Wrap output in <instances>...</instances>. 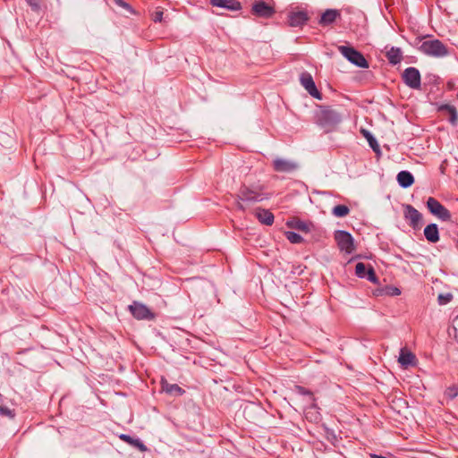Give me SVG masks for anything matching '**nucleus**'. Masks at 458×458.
Returning <instances> with one entry per match:
<instances>
[{
  "instance_id": "15",
  "label": "nucleus",
  "mask_w": 458,
  "mask_h": 458,
  "mask_svg": "<svg viewBox=\"0 0 458 458\" xmlns=\"http://www.w3.org/2000/svg\"><path fill=\"white\" fill-rule=\"evenodd\" d=\"M340 16V11L336 9H327L321 14L318 23L319 25L326 27L334 23Z\"/></svg>"
},
{
  "instance_id": "1",
  "label": "nucleus",
  "mask_w": 458,
  "mask_h": 458,
  "mask_svg": "<svg viewBox=\"0 0 458 458\" xmlns=\"http://www.w3.org/2000/svg\"><path fill=\"white\" fill-rule=\"evenodd\" d=\"M268 195L264 191V186L258 185H242L239 189L236 196V208L244 211L248 206L267 199Z\"/></svg>"
},
{
  "instance_id": "8",
  "label": "nucleus",
  "mask_w": 458,
  "mask_h": 458,
  "mask_svg": "<svg viewBox=\"0 0 458 458\" xmlns=\"http://www.w3.org/2000/svg\"><path fill=\"white\" fill-rule=\"evenodd\" d=\"M300 82L311 97L316 99H322V95L317 89L314 80L310 72H302L300 75Z\"/></svg>"
},
{
  "instance_id": "27",
  "label": "nucleus",
  "mask_w": 458,
  "mask_h": 458,
  "mask_svg": "<svg viewBox=\"0 0 458 458\" xmlns=\"http://www.w3.org/2000/svg\"><path fill=\"white\" fill-rule=\"evenodd\" d=\"M453 299V295L451 293H441L437 297V301L439 305H445L449 303Z\"/></svg>"
},
{
  "instance_id": "12",
  "label": "nucleus",
  "mask_w": 458,
  "mask_h": 458,
  "mask_svg": "<svg viewBox=\"0 0 458 458\" xmlns=\"http://www.w3.org/2000/svg\"><path fill=\"white\" fill-rule=\"evenodd\" d=\"M309 19L310 17L306 11L292 12L288 14V24L291 27H301Z\"/></svg>"
},
{
  "instance_id": "36",
  "label": "nucleus",
  "mask_w": 458,
  "mask_h": 458,
  "mask_svg": "<svg viewBox=\"0 0 458 458\" xmlns=\"http://www.w3.org/2000/svg\"><path fill=\"white\" fill-rule=\"evenodd\" d=\"M399 289H396V291H394V293H399Z\"/></svg>"
},
{
  "instance_id": "13",
  "label": "nucleus",
  "mask_w": 458,
  "mask_h": 458,
  "mask_svg": "<svg viewBox=\"0 0 458 458\" xmlns=\"http://www.w3.org/2000/svg\"><path fill=\"white\" fill-rule=\"evenodd\" d=\"M252 12L257 16L263 18H269L275 13L274 8L264 1L255 3L252 6Z\"/></svg>"
},
{
  "instance_id": "18",
  "label": "nucleus",
  "mask_w": 458,
  "mask_h": 458,
  "mask_svg": "<svg viewBox=\"0 0 458 458\" xmlns=\"http://www.w3.org/2000/svg\"><path fill=\"white\" fill-rule=\"evenodd\" d=\"M161 386L162 390L169 394L181 396L185 393V391L177 384H170L164 378L161 380Z\"/></svg>"
},
{
  "instance_id": "11",
  "label": "nucleus",
  "mask_w": 458,
  "mask_h": 458,
  "mask_svg": "<svg viewBox=\"0 0 458 458\" xmlns=\"http://www.w3.org/2000/svg\"><path fill=\"white\" fill-rule=\"evenodd\" d=\"M355 274L360 278H367L369 281L372 283L377 282V277L374 271V268L369 266L367 269L366 265L362 262H360L355 267Z\"/></svg>"
},
{
  "instance_id": "28",
  "label": "nucleus",
  "mask_w": 458,
  "mask_h": 458,
  "mask_svg": "<svg viewBox=\"0 0 458 458\" xmlns=\"http://www.w3.org/2000/svg\"><path fill=\"white\" fill-rule=\"evenodd\" d=\"M363 134L367 138V140H368V141L369 143V146L374 150H376V148H377L378 146H377V140H375V138L369 131H363Z\"/></svg>"
},
{
  "instance_id": "14",
  "label": "nucleus",
  "mask_w": 458,
  "mask_h": 458,
  "mask_svg": "<svg viewBox=\"0 0 458 458\" xmlns=\"http://www.w3.org/2000/svg\"><path fill=\"white\" fill-rule=\"evenodd\" d=\"M319 121L323 125H335L341 121V117L333 110H325L321 112Z\"/></svg>"
},
{
  "instance_id": "4",
  "label": "nucleus",
  "mask_w": 458,
  "mask_h": 458,
  "mask_svg": "<svg viewBox=\"0 0 458 458\" xmlns=\"http://www.w3.org/2000/svg\"><path fill=\"white\" fill-rule=\"evenodd\" d=\"M427 208L431 214L443 221H449L452 217L450 211L433 197L428 199Z\"/></svg>"
},
{
  "instance_id": "20",
  "label": "nucleus",
  "mask_w": 458,
  "mask_h": 458,
  "mask_svg": "<svg viewBox=\"0 0 458 458\" xmlns=\"http://www.w3.org/2000/svg\"><path fill=\"white\" fill-rule=\"evenodd\" d=\"M211 4L233 11L241 9V4L236 0H211Z\"/></svg>"
},
{
  "instance_id": "3",
  "label": "nucleus",
  "mask_w": 458,
  "mask_h": 458,
  "mask_svg": "<svg viewBox=\"0 0 458 458\" xmlns=\"http://www.w3.org/2000/svg\"><path fill=\"white\" fill-rule=\"evenodd\" d=\"M338 51L352 64L360 68H368L369 63L363 55L352 47L339 46Z\"/></svg>"
},
{
  "instance_id": "26",
  "label": "nucleus",
  "mask_w": 458,
  "mask_h": 458,
  "mask_svg": "<svg viewBox=\"0 0 458 458\" xmlns=\"http://www.w3.org/2000/svg\"><path fill=\"white\" fill-rule=\"evenodd\" d=\"M285 236H286V239L291 243H301L303 241V238L301 237V235H300L299 233H297L295 232L288 231L285 233Z\"/></svg>"
},
{
  "instance_id": "32",
  "label": "nucleus",
  "mask_w": 458,
  "mask_h": 458,
  "mask_svg": "<svg viewBox=\"0 0 458 458\" xmlns=\"http://www.w3.org/2000/svg\"><path fill=\"white\" fill-rule=\"evenodd\" d=\"M26 2L32 8V10H34V11L39 10V8H40L39 0H26Z\"/></svg>"
},
{
  "instance_id": "5",
  "label": "nucleus",
  "mask_w": 458,
  "mask_h": 458,
  "mask_svg": "<svg viewBox=\"0 0 458 458\" xmlns=\"http://www.w3.org/2000/svg\"><path fill=\"white\" fill-rule=\"evenodd\" d=\"M131 315L138 320H153L155 314L145 304L140 301H133L129 306Z\"/></svg>"
},
{
  "instance_id": "21",
  "label": "nucleus",
  "mask_w": 458,
  "mask_h": 458,
  "mask_svg": "<svg viewBox=\"0 0 458 458\" xmlns=\"http://www.w3.org/2000/svg\"><path fill=\"white\" fill-rule=\"evenodd\" d=\"M397 182L403 188H408L414 182V177L409 171H401L397 174Z\"/></svg>"
},
{
  "instance_id": "2",
  "label": "nucleus",
  "mask_w": 458,
  "mask_h": 458,
  "mask_svg": "<svg viewBox=\"0 0 458 458\" xmlns=\"http://www.w3.org/2000/svg\"><path fill=\"white\" fill-rule=\"evenodd\" d=\"M420 50L423 54L433 57H444L449 54L445 45L439 39L423 41L420 47Z\"/></svg>"
},
{
  "instance_id": "37",
  "label": "nucleus",
  "mask_w": 458,
  "mask_h": 458,
  "mask_svg": "<svg viewBox=\"0 0 458 458\" xmlns=\"http://www.w3.org/2000/svg\"><path fill=\"white\" fill-rule=\"evenodd\" d=\"M399 289H396V291H394V293H399Z\"/></svg>"
},
{
  "instance_id": "35",
  "label": "nucleus",
  "mask_w": 458,
  "mask_h": 458,
  "mask_svg": "<svg viewBox=\"0 0 458 458\" xmlns=\"http://www.w3.org/2000/svg\"><path fill=\"white\" fill-rule=\"evenodd\" d=\"M115 2L121 5V6H123V7H127L128 4L126 3H123L122 0H115Z\"/></svg>"
},
{
  "instance_id": "19",
  "label": "nucleus",
  "mask_w": 458,
  "mask_h": 458,
  "mask_svg": "<svg viewBox=\"0 0 458 458\" xmlns=\"http://www.w3.org/2000/svg\"><path fill=\"white\" fill-rule=\"evenodd\" d=\"M425 238L432 243H436L439 241L438 227L436 224H429L424 229Z\"/></svg>"
},
{
  "instance_id": "10",
  "label": "nucleus",
  "mask_w": 458,
  "mask_h": 458,
  "mask_svg": "<svg viewBox=\"0 0 458 458\" xmlns=\"http://www.w3.org/2000/svg\"><path fill=\"white\" fill-rule=\"evenodd\" d=\"M273 168L278 173H292L298 168L295 161L276 157L273 160Z\"/></svg>"
},
{
  "instance_id": "9",
  "label": "nucleus",
  "mask_w": 458,
  "mask_h": 458,
  "mask_svg": "<svg viewBox=\"0 0 458 458\" xmlns=\"http://www.w3.org/2000/svg\"><path fill=\"white\" fill-rule=\"evenodd\" d=\"M403 216L413 229H420L422 222V215L411 205L403 206Z\"/></svg>"
},
{
  "instance_id": "30",
  "label": "nucleus",
  "mask_w": 458,
  "mask_h": 458,
  "mask_svg": "<svg viewBox=\"0 0 458 458\" xmlns=\"http://www.w3.org/2000/svg\"><path fill=\"white\" fill-rule=\"evenodd\" d=\"M445 394L447 397L454 399L458 395V386H453L446 389Z\"/></svg>"
},
{
  "instance_id": "6",
  "label": "nucleus",
  "mask_w": 458,
  "mask_h": 458,
  "mask_svg": "<svg viewBox=\"0 0 458 458\" xmlns=\"http://www.w3.org/2000/svg\"><path fill=\"white\" fill-rule=\"evenodd\" d=\"M335 239L342 251L351 254L354 250L353 238L352 234L346 231H336Z\"/></svg>"
},
{
  "instance_id": "38",
  "label": "nucleus",
  "mask_w": 458,
  "mask_h": 458,
  "mask_svg": "<svg viewBox=\"0 0 458 458\" xmlns=\"http://www.w3.org/2000/svg\"><path fill=\"white\" fill-rule=\"evenodd\" d=\"M457 248H458V242H457Z\"/></svg>"
},
{
  "instance_id": "29",
  "label": "nucleus",
  "mask_w": 458,
  "mask_h": 458,
  "mask_svg": "<svg viewBox=\"0 0 458 458\" xmlns=\"http://www.w3.org/2000/svg\"><path fill=\"white\" fill-rule=\"evenodd\" d=\"M0 414L2 416H6V417H9L11 419H13L14 416H15V412L13 410H11L9 409L8 407L6 406H0Z\"/></svg>"
},
{
  "instance_id": "34",
  "label": "nucleus",
  "mask_w": 458,
  "mask_h": 458,
  "mask_svg": "<svg viewBox=\"0 0 458 458\" xmlns=\"http://www.w3.org/2000/svg\"><path fill=\"white\" fill-rule=\"evenodd\" d=\"M297 228L301 229V230H305L306 229V225L303 222H299L298 225H297Z\"/></svg>"
},
{
  "instance_id": "16",
  "label": "nucleus",
  "mask_w": 458,
  "mask_h": 458,
  "mask_svg": "<svg viewBox=\"0 0 458 458\" xmlns=\"http://www.w3.org/2000/svg\"><path fill=\"white\" fill-rule=\"evenodd\" d=\"M398 361L405 368L408 366H414L416 364V357L412 352L403 348L401 349Z\"/></svg>"
},
{
  "instance_id": "33",
  "label": "nucleus",
  "mask_w": 458,
  "mask_h": 458,
  "mask_svg": "<svg viewBox=\"0 0 458 458\" xmlns=\"http://www.w3.org/2000/svg\"><path fill=\"white\" fill-rule=\"evenodd\" d=\"M162 17H163V13H161V12L157 13L154 21H162Z\"/></svg>"
},
{
  "instance_id": "24",
  "label": "nucleus",
  "mask_w": 458,
  "mask_h": 458,
  "mask_svg": "<svg viewBox=\"0 0 458 458\" xmlns=\"http://www.w3.org/2000/svg\"><path fill=\"white\" fill-rule=\"evenodd\" d=\"M386 57L390 64H397L403 59V53L399 47H393L386 52Z\"/></svg>"
},
{
  "instance_id": "17",
  "label": "nucleus",
  "mask_w": 458,
  "mask_h": 458,
  "mask_svg": "<svg viewBox=\"0 0 458 458\" xmlns=\"http://www.w3.org/2000/svg\"><path fill=\"white\" fill-rule=\"evenodd\" d=\"M259 221L266 225H272L275 216L271 211L264 208H258L255 213Z\"/></svg>"
},
{
  "instance_id": "23",
  "label": "nucleus",
  "mask_w": 458,
  "mask_h": 458,
  "mask_svg": "<svg viewBox=\"0 0 458 458\" xmlns=\"http://www.w3.org/2000/svg\"><path fill=\"white\" fill-rule=\"evenodd\" d=\"M439 110L445 111L449 114L448 121L452 125H454V126L457 125L458 113H457L456 108L454 106L447 105V104L442 105L439 107Z\"/></svg>"
},
{
  "instance_id": "25",
  "label": "nucleus",
  "mask_w": 458,
  "mask_h": 458,
  "mask_svg": "<svg viewBox=\"0 0 458 458\" xmlns=\"http://www.w3.org/2000/svg\"><path fill=\"white\" fill-rule=\"evenodd\" d=\"M349 212L350 208L345 205H337L332 209V214L336 217H344Z\"/></svg>"
},
{
  "instance_id": "31",
  "label": "nucleus",
  "mask_w": 458,
  "mask_h": 458,
  "mask_svg": "<svg viewBox=\"0 0 458 458\" xmlns=\"http://www.w3.org/2000/svg\"><path fill=\"white\" fill-rule=\"evenodd\" d=\"M296 392L301 395H308L310 397V401H314L313 394L310 390H308L302 386H297Z\"/></svg>"
},
{
  "instance_id": "7",
  "label": "nucleus",
  "mask_w": 458,
  "mask_h": 458,
  "mask_svg": "<svg viewBox=\"0 0 458 458\" xmlns=\"http://www.w3.org/2000/svg\"><path fill=\"white\" fill-rule=\"evenodd\" d=\"M403 82L411 89H419L421 85V77L415 67L406 68L402 74Z\"/></svg>"
},
{
  "instance_id": "22",
  "label": "nucleus",
  "mask_w": 458,
  "mask_h": 458,
  "mask_svg": "<svg viewBox=\"0 0 458 458\" xmlns=\"http://www.w3.org/2000/svg\"><path fill=\"white\" fill-rule=\"evenodd\" d=\"M120 439L124 441L125 443L138 448L141 452H146L148 450L147 446L143 444L141 440L139 438H133L127 434L120 435Z\"/></svg>"
}]
</instances>
